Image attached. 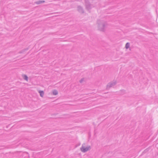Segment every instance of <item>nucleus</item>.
<instances>
[{"mask_svg":"<svg viewBox=\"0 0 158 158\" xmlns=\"http://www.w3.org/2000/svg\"><path fill=\"white\" fill-rule=\"evenodd\" d=\"M77 10L80 13L83 14L84 13V10L83 8L80 6H78L77 7Z\"/></svg>","mask_w":158,"mask_h":158,"instance_id":"obj_5","label":"nucleus"},{"mask_svg":"<svg viewBox=\"0 0 158 158\" xmlns=\"http://www.w3.org/2000/svg\"><path fill=\"white\" fill-rule=\"evenodd\" d=\"M91 149L90 146L87 147H85L84 146H82L81 148V152H85Z\"/></svg>","mask_w":158,"mask_h":158,"instance_id":"obj_3","label":"nucleus"},{"mask_svg":"<svg viewBox=\"0 0 158 158\" xmlns=\"http://www.w3.org/2000/svg\"><path fill=\"white\" fill-rule=\"evenodd\" d=\"M116 81H115L113 82H110L107 84L106 85V89H109L110 88L115 85L116 84Z\"/></svg>","mask_w":158,"mask_h":158,"instance_id":"obj_4","label":"nucleus"},{"mask_svg":"<svg viewBox=\"0 0 158 158\" xmlns=\"http://www.w3.org/2000/svg\"><path fill=\"white\" fill-rule=\"evenodd\" d=\"M52 94L53 95H56L58 94V91L56 89H54L52 91Z\"/></svg>","mask_w":158,"mask_h":158,"instance_id":"obj_10","label":"nucleus"},{"mask_svg":"<svg viewBox=\"0 0 158 158\" xmlns=\"http://www.w3.org/2000/svg\"><path fill=\"white\" fill-rule=\"evenodd\" d=\"M85 9L89 12H90V10L92 8V4L89 0H85Z\"/></svg>","mask_w":158,"mask_h":158,"instance_id":"obj_2","label":"nucleus"},{"mask_svg":"<svg viewBox=\"0 0 158 158\" xmlns=\"http://www.w3.org/2000/svg\"><path fill=\"white\" fill-rule=\"evenodd\" d=\"M83 80V78L81 79V80H80L79 82L80 83H81L82 81Z\"/></svg>","mask_w":158,"mask_h":158,"instance_id":"obj_13","label":"nucleus"},{"mask_svg":"<svg viewBox=\"0 0 158 158\" xmlns=\"http://www.w3.org/2000/svg\"><path fill=\"white\" fill-rule=\"evenodd\" d=\"M130 47V43H127L125 45V48L126 49H128Z\"/></svg>","mask_w":158,"mask_h":158,"instance_id":"obj_11","label":"nucleus"},{"mask_svg":"<svg viewBox=\"0 0 158 158\" xmlns=\"http://www.w3.org/2000/svg\"><path fill=\"white\" fill-rule=\"evenodd\" d=\"M22 76L24 80H25L27 81H28V78L26 75L23 74L22 75Z\"/></svg>","mask_w":158,"mask_h":158,"instance_id":"obj_6","label":"nucleus"},{"mask_svg":"<svg viewBox=\"0 0 158 158\" xmlns=\"http://www.w3.org/2000/svg\"><path fill=\"white\" fill-rule=\"evenodd\" d=\"M98 25V30L100 31L105 32V29L108 26V24L106 22H103L100 20H98L97 21Z\"/></svg>","mask_w":158,"mask_h":158,"instance_id":"obj_1","label":"nucleus"},{"mask_svg":"<svg viewBox=\"0 0 158 158\" xmlns=\"http://www.w3.org/2000/svg\"><path fill=\"white\" fill-rule=\"evenodd\" d=\"M45 2V1L44 0H39L36 2H35V3L37 5H39L40 4L42 3H44Z\"/></svg>","mask_w":158,"mask_h":158,"instance_id":"obj_7","label":"nucleus"},{"mask_svg":"<svg viewBox=\"0 0 158 158\" xmlns=\"http://www.w3.org/2000/svg\"><path fill=\"white\" fill-rule=\"evenodd\" d=\"M149 150V149L148 148H147L146 149H145L143 152V153H142V154H145L146 153H147V152H148V151Z\"/></svg>","mask_w":158,"mask_h":158,"instance_id":"obj_12","label":"nucleus"},{"mask_svg":"<svg viewBox=\"0 0 158 158\" xmlns=\"http://www.w3.org/2000/svg\"><path fill=\"white\" fill-rule=\"evenodd\" d=\"M38 92L40 94V97H43L44 94V91L43 90H39L38 91Z\"/></svg>","mask_w":158,"mask_h":158,"instance_id":"obj_8","label":"nucleus"},{"mask_svg":"<svg viewBox=\"0 0 158 158\" xmlns=\"http://www.w3.org/2000/svg\"><path fill=\"white\" fill-rule=\"evenodd\" d=\"M28 49V48H24L21 51L19 52L18 53L19 54L23 53L25 51L27 50Z\"/></svg>","mask_w":158,"mask_h":158,"instance_id":"obj_9","label":"nucleus"},{"mask_svg":"<svg viewBox=\"0 0 158 158\" xmlns=\"http://www.w3.org/2000/svg\"><path fill=\"white\" fill-rule=\"evenodd\" d=\"M121 91L123 93H124L125 92V90H121Z\"/></svg>","mask_w":158,"mask_h":158,"instance_id":"obj_14","label":"nucleus"}]
</instances>
